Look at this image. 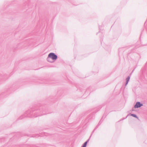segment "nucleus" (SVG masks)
Returning a JSON list of instances; mask_svg holds the SVG:
<instances>
[{
	"instance_id": "obj_1",
	"label": "nucleus",
	"mask_w": 147,
	"mask_h": 147,
	"mask_svg": "<svg viewBox=\"0 0 147 147\" xmlns=\"http://www.w3.org/2000/svg\"><path fill=\"white\" fill-rule=\"evenodd\" d=\"M31 114V115H33V114H34V115H32L31 116L32 117H36L38 116H40L42 115L45 114L44 113H43V111L42 109L37 110L36 111H33V110H32V111H31L30 110H29L27 111L25 114Z\"/></svg>"
},
{
	"instance_id": "obj_2",
	"label": "nucleus",
	"mask_w": 147,
	"mask_h": 147,
	"mask_svg": "<svg viewBox=\"0 0 147 147\" xmlns=\"http://www.w3.org/2000/svg\"><path fill=\"white\" fill-rule=\"evenodd\" d=\"M49 57H50L53 60H55L57 58V56L53 53H49Z\"/></svg>"
},
{
	"instance_id": "obj_3",
	"label": "nucleus",
	"mask_w": 147,
	"mask_h": 147,
	"mask_svg": "<svg viewBox=\"0 0 147 147\" xmlns=\"http://www.w3.org/2000/svg\"><path fill=\"white\" fill-rule=\"evenodd\" d=\"M143 106V104L141 103L140 102H137L134 106L135 108H138Z\"/></svg>"
},
{
	"instance_id": "obj_4",
	"label": "nucleus",
	"mask_w": 147,
	"mask_h": 147,
	"mask_svg": "<svg viewBox=\"0 0 147 147\" xmlns=\"http://www.w3.org/2000/svg\"><path fill=\"white\" fill-rule=\"evenodd\" d=\"M92 134L90 136V138H89L88 139V140L86 141L83 144V146H82V147H86V145H87V143L88 142L89 140H90V138L91 137V136H92Z\"/></svg>"
},
{
	"instance_id": "obj_5",
	"label": "nucleus",
	"mask_w": 147,
	"mask_h": 147,
	"mask_svg": "<svg viewBox=\"0 0 147 147\" xmlns=\"http://www.w3.org/2000/svg\"><path fill=\"white\" fill-rule=\"evenodd\" d=\"M130 77L129 76H128L126 79V83L125 84V86H126L127 85V84L128 82L129 81V79H130Z\"/></svg>"
},
{
	"instance_id": "obj_6",
	"label": "nucleus",
	"mask_w": 147,
	"mask_h": 147,
	"mask_svg": "<svg viewBox=\"0 0 147 147\" xmlns=\"http://www.w3.org/2000/svg\"><path fill=\"white\" fill-rule=\"evenodd\" d=\"M131 116H133V117H135V118H138V117L135 114H131Z\"/></svg>"
},
{
	"instance_id": "obj_7",
	"label": "nucleus",
	"mask_w": 147,
	"mask_h": 147,
	"mask_svg": "<svg viewBox=\"0 0 147 147\" xmlns=\"http://www.w3.org/2000/svg\"><path fill=\"white\" fill-rule=\"evenodd\" d=\"M51 58L49 57V56H48V57L47 59V61L49 62H52V61H50V59H51Z\"/></svg>"
},
{
	"instance_id": "obj_8",
	"label": "nucleus",
	"mask_w": 147,
	"mask_h": 147,
	"mask_svg": "<svg viewBox=\"0 0 147 147\" xmlns=\"http://www.w3.org/2000/svg\"><path fill=\"white\" fill-rule=\"evenodd\" d=\"M26 116L29 117L30 116L29 115H28L27 116L26 115Z\"/></svg>"
},
{
	"instance_id": "obj_9",
	"label": "nucleus",
	"mask_w": 147,
	"mask_h": 147,
	"mask_svg": "<svg viewBox=\"0 0 147 147\" xmlns=\"http://www.w3.org/2000/svg\"><path fill=\"white\" fill-rule=\"evenodd\" d=\"M146 22L145 23V24H146Z\"/></svg>"
}]
</instances>
